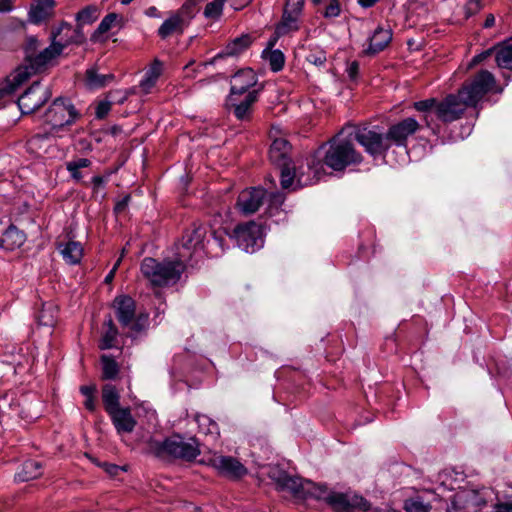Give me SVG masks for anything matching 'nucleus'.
Listing matches in <instances>:
<instances>
[{"instance_id": "1", "label": "nucleus", "mask_w": 512, "mask_h": 512, "mask_svg": "<svg viewBox=\"0 0 512 512\" xmlns=\"http://www.w3.org/2000/svg\"><path fill=\"white\" fill-rule=\"evenodd\" d=\"M269 478L276 484L277 490L288 491L297 499L325 500L337 512H385L355 492H329L324 485L291 476L278 467L270 469Z\"/></svg>"}, {"instance_id": "2", "label": "nucleus", "mask_w": 512, "mask_h": 512, "mask_svg": "<svg viewBox=\"0 0 512 512\" xmlns=\"http://www.w3.org/2000/svg\"><path fill=\"white\" fill-rule=\"evenodd\" d=\"M419 129L418 121L415 118L407 117L390 125L386 133L380 132L377 127L358 128L354 132V139L374 159H385L393 145L406 150L408 138Z\"/></svg>"}, {"instance_id": "3", "label": "nucleus", "mask_w": 512, "mask_h": 512, "mask_svg": "<svg viewBox=\"0 0 512 512\" xmlns=\"http://www.w3.org/2000/svg\"><path fill=\"white\" fill-rule=\"evenodd\" d=\"M291 145L285 139H275L270 146V161L280 169V182L283 189L296 190L317 182V170L310 163L295 168L291 166Z\"/></svg>"}, {"instance_id": "4", "label": "nucleus", "mask_w": 512, "mask_h": 512, "mask_svg": "<svg viewBox=\"0 0 512 512\" xmlns=\"http://www.w3.org/2000/svg\"><path fill=\"white\" fill-rule=\"evenodd\" d=\"M148 449L153 456L161 460L180 459L190 462L201 453L195 437L185 440L180 434H173L162 441L151 439L148 442Z\"/></svg>"}, {"instance_id": "5", "label": "nucleus", "mask_w": 512, "mask_h": 512, "mask_svg": "<svg viewBox=\"0 0 512 512\" xmlns=\"http://www.w3.org/2000/svg\"><path fill=\"white\" fill-rule=\"evenodd\" d=\"M143 277L154 287H166L176 284L185 270L181 259L158 261L145 257L140 265Z\"/></svg>"}, {"instance_id": "6", "label": "nucleus", "mask_w": 512, "mask_h": 512, "mask_svg": "<svg viewBox=\"0 0 512 512\" xmlns=\"http://www.w3.org/2000/svg\"><path fill=\"white\" fill-rule=\"evenodd\" d=\"M64 30L71 31V24L62 22L56 29L51 32V44L35 54L38 46V40L34 37L28 39L26 47V62L30 65L31 70L39 71L51 60L59 56L65 48L60 38H57L63 34Z\"/></svg>"}, {"instance_id": "7", "label": "nucleus", "mask_w": 512, "mask_h": 512, "mask_svg": "<svg viewBox=\"0 0 512 512\" xmlns=\"http://www.w3.org/2000/svg\"><path fill=\"white\" fill-rule=\"evenodd\" d=\"M362 155L357 152L349 140L335 137L329 141V148L324 156V163L335 171H342L347 166L360 164Z\"/></svg>"}, {"instance_id": "8", "label": "nucleus", "mask_w": 512, "mask_h": 512, "mask_svg": "<svg viewBox=\"0 0 512 512\" xmlns=\"http://www.w3.org/2000/svg\"><path fill=\"white\" fill-rule=\"evenodd\" d=\"M206 235L205 226L188 229L182 236L181 247L178 250L179 258L192 266L202 259L207 254L206 244L210 243V240H206Z\"/></svg>"}, {"instance_id": "9", "label": "nucleus", "mask_w": 512, "mask_h": 512, "mask_svg": "<svg viewBox=\"0 0 512 512\" xmlns=\"http://www.w3.org/2000/svg\"><path fill=\"white\" fill-rule=\"evenodd\" d=\"M81 114L68 98L58 97L49 106L45 113V122L51 129L58 131L66 126H71Z\"/></svg>"}, {"instance_id": "10", "label": "nucleus", "mask_w": 512, "mask_h": 512, "mask_svg": "<svg viewBox=\"0 0 512 512\" xmlns=\"http://www.w3.org/2000/svg\"><path fill=\"white\" fill-rule=\"evenodd\" d=\"M495 83V77L491 72L481 70L473 77L470 83L463 85L458 93L465 100L466 104L476 108L483 97L492 90Z\"/></svg>"}, {"instance_id": "11", "label": "nucleus", "mask_w": 512, "mask_h": 512, "mask_svg": "<svg viewBox=\"0 0 512 512\" xmlns=\"http://www.w3.org/2000/svg\"><path fill=\"white\" fill-rule=\"evenodd\" d=\"M263 235L262 226L254 221L239 224L233 230L238 247L247 253H254L263 247Z\"/></svg>"}, {"instance_id": "12", "label": "nucleus", "mask_w": 512, "mask_h": 512, "mask_svg": "<svg viewBox=\"0 0 512 512\" xmlns=\"http://www.w3.org/2000/svg\"><path fill=\"white\" fill-rule=\"evenodd\" d=\"M51 96L47 88H42L38 81L34 82L17 101L22 114H31L39 109Z\"/></svg>"}, {"instance_id": "13", "label": "nucleus", "mask_w": 512, "mask_h": 512, "mask_svg": "<svg viewBox=\"0 0 512 512\" xmlns=\"http://www.w3.org/2000/svg\"><path fill=\"white\" fill-rule=\"evenodd\" d=\"M466 107H470L465 100L455 94L446 96L436 107V117L442 122L449 123L458 120Z\"/></svg>"}, {"instance_id": "14", "label": "nucleus", "mask_w": 512, "mask_h": 512, "mask_svg": "<svg viewBox=\"0 0 512 512\" xmlns=\"http://www.w3.org/2000/svg\"><path fill=\"white\" fill-rule=\"evenodd\" d=\"M267 198V191L261 187H251L241 191L236 207L243 215H251L259 210Z\"/></svg>"}, {"instance_id": "15", "label": "nucleus", "mask_w": 512, "mask_h": 512, "mask_svg": "<svg viewBox=\"0 0 512 512\" xmlns=\"http://www.w3.org/2000/svg\"><path fill=\"white\" fill-rule=\"evenodd\" d=\"M210 464L220 475L230 479H240L248 473L247 468L232 456L215 455Z\"/></svg>"}, {"instance_id": "16", "label": "nucleus", "mask_w": 512, "mask_h": 512, "mask_svg": "<svg viewBox=\"0 0 512 512\" xmlns=\"http://www.w3.org/2000/svg\"><path fill=\"white\" fill-rule=\"evenodd\" d=\"M242 95H229L227 106L232 110L234 116L241 121L248 120L252 113V106L258 99V90L248 91L243 99Z\"/></svg>"}, {"instance_id": "17", "label": "nucleus", "mask_w": 512, "mask_h": 512, "mask_svg": "<svg viewBox=\"0 0 512 512\" xmlns=\"http://www.w3.org/2000/svg\"><path fill=\"white\" fill-rule=\"evenodd\" d=\"M116 318L123 328L128 327L135 317L136 304L128 295L117 296L113 301Z\"/></svg>"}, {"instance_id": "18", "label": "nucleus", "mask_w": 512, "mask_h": 512, "mask_svg": "<svg viewBox=\"0 0 512 512\" xmlns=\"http://www.w3.org/2000/svg\"><path fill=\"white\" fill-rule=\"evenodd\" d=\"M256 83L257 77L252 69H241L231 78L229 95L247 94L250 91L249 89L255 86Z\"/></svg>"}, {"instance_id": "19", "label": "nucleus", "mask_w": 512, "mask_h": 512, "mask_svg": "<svg viewBox=\"0 0 512 512\" xmlns=\"http://www.w3.org/2000/svg\"><path fill=\"white\" fill-rule=\"evenodd\" d=\"M392 40V31L389 28L378 26L368 38V47L364 50L366 55H375L384 50Z\"/></svg>"}, {"instance_id": "20", "label": "nucleus", "mask_w": 512, "mask_h": 512, "mask_svg": "<svg viewBox=\"0 0 512 512\" xmlns=\"http://www.w3.org/2000/svg\"><path fill=\"white\" fill-rule=\"evenodd\" d=\"M34 73H36V71L31 70L28 63L25 66L17 68L14 73L7 77L5 84L0 89L1 93L3 95L13 94Z\"/></svg>"}, {"instance_id": "21", "label": "nucleus", "mask_w": 512, "mask_h": 512, "mask_svg": "<svg viewBox=\"0 0 512 512\" xmlns=\"http://www.w3.org/2000/svg\"><path fill=\"white\" fill-rule=\"evenodd\" d=\"M111 421L117 431V433H131L135 426L136 420L131 414V410L128 407L118 408L112 411V414H108Z\"/></svg>"}, {"instance_id": "22", "label": "nucleus", "mask_w": 512, "mask_h": 512, "mask_svg": "<svg viewBox=\"0 0 512 512\" xmlns=\"http://www.w3.org/2000/svg\"><path fill=\"white\" fill-rule=\"evenodd\" d=\"M55 7L54 0H37L31 5L28 18L33 24H40L53 15Z\"/></svg>"}, {"instance_id": "23", "label": "nucleus", "mask_w": 512, "mask_h": 512, "mask_svg": "<svg viewBox=\"0 0 512 512\" xmlns=\"http://www.w3.org/2000/svg\"><path fill=\"white\" fill-rule=\"evenodd\" d=\"M25 241V233L19 230L15 225L11 224L0 238V248L7 251H13L21 247Z\"/></svg>"}, {"instance_id": "24", "label": "nucleus", "mask_w": 512, "mask_h": 512, "mask_svg": "<svg viewBox=\"0 0 512 512\" xmlns=\"http://www.w3.org/2000/svg\"><path fill=\"white\" fill-rule=\"evenodd\" d=\"M440 102H438L435 98H429L425 100H421L414 103V108L423 112V119L426 123V126L430 128L434 134L438 133V125L434 123V117H436V107Z\"/></svg>"}, {"instance_id": "25", "label": "nucleus", "mask_w": 512, "mask_h": 512, "mask_svg": "<svg viewBox=\"0 0 512 512\" xmlns=\"http://www.w3.org/2000/svg\"><path fill=\"white\" fill-rule=\"evenodd\" d=\"M187 26L182 16L174 13L161 24L158 35L166 39L172 34H182Z\"/></svg>"}, {"instance_id": "26", "label": "nucleus", "mask_w": 512, "mask_h": 512, "mask_svg": "<svg viewBox=\"0 0 512 512\" xmlns=\"http://www.w3.org/2000/svg\"><path fill=\"white\" fill-rule=\"evenodd\" d=\"M63 259L70 265L80 263L83 257V247L78 241H68L66 243L58 244Z\"/></svg>"}, {"instance_id": "27", "label": "nucleus", "mask_w": 512, "mask_h": 512, "mask_svg": "<svg viewBox=\"0 0 512 512\" xmlns=\"http://www.w3.org/2000/svg\"><path fill=\"white\" fill-rule=\"evenodd\" d=\"M252 44V38L249 34H243L239 37H236L231 42H229L224 51L218 53L213 61H216L219 58L224 56H236L245 51Z\"/></svg>"}, {"instance_id": "28", "label": "nucleus", "mask_w": 512, "mask_h": 512, "mask_svg": "<svg viewBox=\"0 0 512 512\" xmlns=\"http://www.w3.org/2000/svg\"><path fill=\"white\" fill-rule=\"evenodd\" d=\"M299 15L292 13L290 10V0L287 1L286 7L283 12L282 20L276 27L278 35H285L292 31H297Z\"/></svg>"}, {"instance_id": "29", "label": "nucleus", "mask_w": 512, "mask_h": 512, "mask_svg": "<svg viewBox=\"0 0 512 512\" xmlns=\"http://www.w3.org/2000/svg\"><path fill=\"white\" fill-rule=\"evenodd\" d=\"M42 474V464L37 460H27L22 464L21 470L15 475L18 482H27L38 478Z\"/></svg>"}, {"instance_id": "30", "label": "nucleus", "mask_w": 512, "mask_h": 512, "mask_svg": "<svg viewBox=\"0 0 512 512\" xmlns=\"http://www.w3.org/2000/svg\"><path fill=\"white\" fill-rule=\"evenodd\" d=\"M102 401L107 414H112V411L120 408V395L115 386L106 384L102 388Z\"/></svg>"}, {"instance_id": "31", "label": "nucleus", "mask_w": 512, "mask_h": 512, "mask_svg": "<svg viewBox=\"0 0 512 512\" xmlns=\"http://www.w3.org/2000/svg\"><path fill=\"white\" fill-rule=\"evenodd\" d=\"M495 61L499 68L512 70V41L495 47Z\"/></svg>"}, {"instance_id": "32", "label": "nucleus", "mask_w": 512, "mask_h": 512, "mask_svg": "<svg viewBox=\"0 0 512 512\" xmlns=\"http://www.w3.org/2000/svg\"><path fill=\"white\" fill-rule=\"evenodd\" d=\"M195 421L198 424L200 433L209 436L211 439L216 440L220 435L218 424L205 414H197Z\"/></svg>"}, {"instance_id": "33", "label": "nucleus", "mask_w": 512, "mask_h": 512, "mask_svg": "<svg viewBox=\"0 0 512 512\" xmlns=\"http://www.w3.org/2000/svg\"><path fill=\"white\" fill-rule=\"evenodd\" d=\"M105 332L103 333L99 342V349L107 350L116 346L118 337V329L115 326L111 317L104 322Z\"/></svg>"}, {"instance_id": "34", "label": "nucleus", "mask_w": 512, "mask_h": 512, "mask_svg": "<svg viewBox=\"0 0 512 512\" xmlns=\"http://www.w3.org/2000/svg\"><path fill=\"white\" fill-rule=\"evenodd\" d=\"M262 57L268 61L271 71L279 72L283 69L285 56L281 50H264L262 52Z\"/></svg>"}, {"instance_id": "35", "label": "nucleus", "mask_w": 512, "mask_h": 512, "mask_svg": "<svg viewBox=\"0 0 512 512\" xmlns=\"http://www.w3.org/2000/svg\"><path fill=\"white\" fill-rule=\"evenodd\" d=\"M112 79V74H99L94 68L86 71V84L91 89L104 87Z\"/></svg>"}, {"instance_id": "36", "label": "nucleus", "mask_w": 512, "mask_h": 512, "mask_svg": "<svg viewBox=\"0 0 512 512\" xmlns=\"http://www.w3.org/2000/svg\"><path fill=\"white\" fill-rule=\"evenodd\" d=\"M99 14V9L96 5H88L76 14L75 20L79 26L91 25L98 19Z\"/></svg>"}, {"instance_id": "37", "label": "nucleus", "mask_w": 512, "mask_h": 512, "mask_svg": "<svg viewBox=\"0 0 512 512\" xmlns=\"http://www.w3.org/2000/svg\"><path fill=\"white\" fill-rule=\"evenodd\" d=\"M91 165V161L87 158H78L71 161L66 162V170L69 172L71 178L80 182L83 179V175L80 172V169L87 168Z\"/></svg>"}, {"instance_id": "38", "label": "nucleus", "mask_w": 512, "mask_h": 512, "mask_svg": "<svg viewBox=\"0 0 512 512\" xmlns=\"http://www.w3.org/2000/svg\"><path fill=\"white\" fill-rule=\"evenodd\" d=\"M102 378L104 380H113L119 373V365L116 360L110 355H102Z\"/></svg>"}, {"instance_id": "39", "label": "nucleus", "mask_w": 512, "mask_h": 512, "mask_svg": "<svg viewBox=\"0 0 512 512\" xmlns=\"http://www.w3.org/2000/svg\"><path fill=\"white\" fill-rule=\"evenodd\" d=\"M83 26H79V24H76V28L73 29L71 27V31L64 30L65 35H60L59 38L62 41L64 47H67L70 44H82L85 41V36L82 31Z\"/></svg>"}, {"instance_id": "40", "label": "nucleus", "mask_w": 512, "mask_h": 512, "mask_svg": "<svg viewBox=\"0 0 512 512\" xmlns=\"http://www.w3.org/2000/svg\"><path fill=\"white\" fill-rule=\"evenodd\" d=\"M121 17L117 13H109L107 14L99 23L97 29L92 34V40H96L98 35L107 33L119 20Z\"/></svg>"}, {"instance_id": "41", "label": "nucleus", "mask_w": 512, "mask_h": 512, "mask_svg": "<svg viewBox=\"0 0 512 512\" xmlns=\"http://www.w3.org/2000/svg\"><path fill=\"white\" fill-rule=\"evenodd\" d=\"M149 326L148 314H139L135 316L132 323L127 327L130 329V337H137L141 333L145 332Z\"/></svg>"}, {"instance_id": "42", "label": "nucleus", "mask_w": 512, "mask_h": 512, "mask_svg": "<svg viewBox=\"0 0 512 512\" xmlns=\"http://www.w3.org/2000/svg\"><path fill=\"white\" fill-rule=\"evenodd\" d=\"M226 0H212L204 9V16L209 19H219Z\"/></svg>"}, {"instance_id": "43", "label": "nucleus", "mask_w": 512, "mask_h": 512, "mask_svg": "<svg viewBox=\"0 0 512 512\" xmlns=\"http://www.w3.org/2000/svg\"><path fill=\"white\" fill-rule=\"evenodd\" d=\"M57 309L53 305L43 307L38 315V322L43 326H53L56 321Z\"/></svg>"}, {"instance_id": "44", "label": "nucleus", "mask_w": 512, "mask_h": 512, "mask_svg": "<svg viewBox=\"0 0 512 512\" xmlns=\"http://www.w3.org/2000/svg\"><path fill=\"white\" fill-rule=\"evenodd\" d=\"M305 59L307 62L317 67H321L327 61L326 52L319 47H311Z\"/></svg>"}, {"instance_id": "45", "label": "nucleus", "mask_w": 512, "mask_h": 512, "mask_svg": "<svg viewBox=\"0 0 512 512\" xmlns=\"http://www.w3.org/2000/svg\"><path fill=\"white\" fill-rule=\"evenodd\" d=\"M197 5L195 4V1L192 0H186L181 8L176 12L177 15H181L182 19L185 20V23L187 25L190 24V21L195 17L197 9Z\"/></svg>"}, {"instance_id": "46", "label": "nucleus", "mask_w": 512, "mask_h": 512, "mask_svg": "<svg viewBox=\"0 0 512 512\" xmlns=\"http://www.w3.org/2000/svg\"><path fill=\"white\" fill-rule=\"evenodd\" d=\"M96 387L94 385H84L80 387L81 394L85 397L84 406L87 410L93 412L96 409L94 393Z\"/></svg>"}, {"instance_id": "47", "label": "nucleus", "mask_w": 512, "mask_h": 512, "mask_svg": "<svg viewBox=\"0 0 512 512\" xmlns=\"http://www.w3.org/2000/svg\"><path fill=\"white\" fill-rule=\"evenodd\" d=\"M405 512H429L430 505L425 504L420 498H411L404 503Z\"/></svg>"}, {"instance_id": "48", "label": "nucleus", "mask_w": 512, "mask_h": 512, "mask_svg": "<svg viewBox=\"0 0 512 512\" xmlns=\"http://www.w3.org/2000/svg\"><path fill=\"white\" fill-rule=\"evenodd\" d=\"M467 504V499L462 494H456L453 496V499L451 501V505L449 506L448 510L449 512H460L462 509L465 508Z\"/></svg>"}, {"instance_id": "49", "label": "nucleus", "mask_w": 512, "mask_h": 512, "mask_svg": "<svg viewBox=\"0 0 512 512\" xmlns=\"http://www.w3.org/2000/svg\"><path fill=\"white\" fill-rule=\"evenodd\" d=\"M284 203V195L279 192L271 193L269 198L268 211L270 215H273L274 208L277 209Z\"/></svg>"}, {"instance_id": "50", "label": "nucleus", "mask_w": 512, "mask_h": 512, "mask_svg": "<svg viewBox=\"0 0 512 512\" xmlns=\"http://www.w3.org/2000/svg\"><path fill=\"white\" fill-rule=\"evenodd\" d=\"M463 9H464L465 18H469V17L475 15L481 9L480 1H478V0H469L464 5Z\"/></svg>"}, {"instance_id": "51", "label": "nucleus", "mask_w": 512, "mask_h": 512, "mask_svg": "<svg viewBox=\"0 0 512 512\" xmlns=\"http://www.w3.org/2000/svg\"><path fill=\"white\" fill-rule=\"evenodd\" d=\"M340 14V5L337 0H330L329 4L325 8L324 16L326 18H334Z\"/></svg>"}, {"instance_id": "52", "label": "nucleus", "mask_w": 512, "mask_h": 512, "mask_svg": "<svg viewBox=\"0 0 512 512\" xmlns=\"http://www.w3.org/2000/svg\"><path fill=\"white\" fill-rule=\"evenodd\" d=\"M111 110V101H101L96 106L95 116L98 119L105 118Z\"/></svg>"}, {"instance_id": "53", "label": "nucleus", "mask_w": 512, "mask_h": 512, "mask_svg": "<svg viewBox=\"0 0 512 512\" xmlns=\"http://www.w3.org/2000/svg\"><path fill=\"white\" fill-rule=\"evenodd\" d=\"M156 81L157 79H154L153 76L145 75L144 78L140 81L139 87L145 94H147L155 86Z\"/></svg>"}, {"instance_id": "54", "label": "nucleus", "mask_w": 512, "mask_h": 512, "mask_svg": "<svg viewBox=\"0 0 512 512\" xmlns=\"http://www.w3.org/2000/svg\"><path fill=\"white\" fill-rule=\"evenodd\" d=\"M107 181H108V176L104 177V176L96 175V176L92 177L91 183L93 185V191L98 192L99 188H103L105 186V184L107 183Z\"/></svg>"}, {"instance_id": "55", "label": "nucleus", "mask_w": 512, "mask_h": 512, "mask_svg": "<svg viewBox=\"0 0 512 512\" xmlns=\"http://www.w3.org/2000/svg\"><path fill=\"white\" fill-rule=\"evenodd\" d=\"M101 467L109 474L110 476H117L119 471H123L124 468L115 464L103 463Z\"/></svg>"}, {"instance_id": "56", "label": "nucleus", "mask_w": 512, "mask_h": 512, "mask_svg": "<svg viewBox=\"0 0 512 512\" xmlns=\"http://www.w3.org/2000/svg\"><path fill=\"white\" fill-rule=\"evenodd\" d=\"M346 72L351 80H355L359 74V63L357 61L349 63Z\"/></svg>"}, {"instance_id": "57", "label": "nucleus", "mask_w": 512, "mask_h": 512, "mask_svg": "<svg viewBox=\"0 0 512 512\" xmlns=\"http://www.w3.org/2000/svg\"><path fill=\"white\" fill-rule=\"evenodd\" d=\"M493 53H495V47L494 48H490L480 54H477L473 57L472 61H471V65H475V64H478L480 62H482L483 60H485L487 57L491 56Z\"/></svg>"}, {"instance_id": "58", "label": "nucleus", "mask_w": 512, "mask_h": 512, "mask_svg": "<svg viewBox=\"0 0 512 512\" xmlns=\"http://www.w3.org/2000/svg\"><path fill=\"white\" fill-rule=\"evenodd\" d=\"M130 195H125L120 201H118L114 207L115 213L123 212L129 205Z\"/></svg>"}, {"instance_id": "59", "label": "nucleus", "mask_w": 512, "mask_h": 512, "mask_svg": "<svg viewBox=\"0 0 512 512\" xmlns=\"http://www.w3.org/2000/svg\"><path fill=\"white\" fill-rule=\"evenodd\" d=\"M109 97H113L114 101L118 104H123L128 98V91H115L113 93L110 92Z\"/></svg>"}, {"instance_id": "60", "label": "nucleus", "mask_w": 512, "mask_h": 512, "mask_svg": "<svg viewBox=\"0 0 512 512\" xmlns=\"http://www.w3.org/2000/svg\"><path fill=\"white\" fill-rule=\"evenodd\" d=\"M161 74V63L155 60L151 68L147 71L146 75L153 76L154 79H158Z\"/></svg>"}, {"instance_id": "61", "label": "nucleus", "mask_w": 512, "mask_h": 512, "mask_svg": "<svg viewBox=\"0 0 512 512\" xmlns=\"http://www.w3.org/2000/svg\"><path fill=\"white\" fill-rule=\"evenodd\" d=\"M494 512H512V502H499L494 505Z\"/></svg>"}, {"instance_id": "62", "label": "nucleus", "mask_w": 512, "mask_h": 512, "mask_svg": "<svg viewBox=\"0 0 512 512\" xmlns=\"http://www.w3.org/2000/svg\"><path fill=\"white\" fill-rule=\"evenodd\" d=\"M13 10L12 0H0V13H6Z\"/></svg>"}, {"instance_id": "63", "label": "nucleus", "mask_w": 512, "mask_h": 512, "mask_svg": "<svg viewBox=\"0 0 512 512\" xmlns=\"http://www.w3.org/2000/svg\"><path fill=\"white\" fill-rule=\"evenodd\" d=\"M212 241L214 244H216L220 248H223L224 236L222 235V233L214 231L212 233Z\"/></svg>"}, {"instance_id": "64", "label": "nucleus", "mask_w": 512, "mask_h": 512, "mask_svg": "<svg viewBox=\"0 0 512 512\" xmlns=\"http://www.w3.org/2000/svg\"><path fill=\"white\" fill-rule=\"evenodd\" d=\"M303 0H299L297 1L296 3L294 4H291L290 3V10L292 13H295L297 15H300L301 11H302V8H303Z\"/></svg>"}]
</instances>
